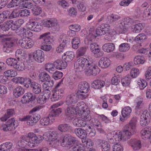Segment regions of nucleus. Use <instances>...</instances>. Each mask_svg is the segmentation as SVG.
Here are the masks:
<instances>
[{"label": "nucleus", "mask_w": 151, "mask_h": 151, "mask_svg": "<svg viewBox=\"0 0 151 151\" xmlns=\"http://www.w3.org/2000/svg\"><path fill=\"white\" fill-rule=\"evenodd\" d=\"M137 121V118L134 117L129 124L124 126L122 130L119 132L118 134H112L111 133H109L107 136L108 141L113 144L117 143L121 140L126 141L129 139L137 132L136 128Z\"/></svg>", "instance_id": "1"}, {"label": "nucleus", "mask_w": 151, "mask_h": 151, "mask_svg": "<svg viewBox=\"0 0 151 151\" xmlns=\"http://www.w3.org/2000/svg\"><path fill=\"white\" fill-rule=\"evenodd\" d=\"M91 61L88 60L86 58L81 57L78 59L74 64L75 69L78 70L79 71H83L88 68L89 65H91Z\"/></svg>", "instance_id": "2"}, {"label": "nucleus", "mask_w": 151, "mask_h": 151, "mask_svg": "<svg viewBox=\"0 0 151 151\" xmlns=\"http://www.w3.org/2000/svg\"><path fill=\"white\" fill-rule=\"evenodd\" d=\"M58 132L55 131L46 132L43 134V137L48 140L51 141V143L53 145H57L59 143L57 140L58 137Z\"/></svg>", "instance_id": "3"}, {"label": "nucleus", "mask_w": 151, "mask_h": 151, "mask_svg": "<svg viewBox=\"0 0 151 151\" xmlns=\"http://www.w3.org/2000/svg\"><path fill=\"white\" fill-rule=\"evenodd\" d=\"M18 124L14 118L9 120L6 124H3L1 127V129L5 131L14 130L17 127Z\"/></svg>", "instance_id": "4"}, {"label": "nucleus", "mask_w": 151, "mask_h": 151, "mask_svg": "<svg viewBox=\"0 0 151 151\" xmlns=\"http://www.w3.org/2000/svg\"><path fill=\"white\" fill-rule=\"evenodd\" d=\"M60 83H58L52 90V94L51 98V101H55L61 99L64 96L63 90L58 88Z\"/></svg>", "instance_id": "5"}, {"label": "nucleus", "mask_w": 151, "mask_h": 151, "mask_svg": "<svg viewBox=\"0 0 151 151\" xmlns=\"http://www.w3.org/2000/svg\"><path fill=\"white\" fill-rule=\"evenodd\" d=\"M28 142V146L32 147H34L35 144H38L41 141V137H37L36 135L32 133H29L27 136H26Z\"/></svg>", "instance_id": "6"}, {"label": "nucleus", "mask_w": 151, "mask_h": 151, "mask_svg": "<svg viewBox=\"0 0 151 151\" xmlns=\"http://www.w3.org/2000/svg\"><path fill=\"white\" fill-rule=\"evenodd\" d=\"M40 119L39 116L35 115H27L22 118H19L21 121H27V124L29 126L35 125Z\"/></svg>", "instance_id": "7"}, {"label": "nucleus", "mask_w": 151, "mask_h": 151, "mask_svg": "<svg viewBox=\"0 0 151 151\" xmlns=\"http://www.w3.org/2000/svg\"><path fill=\"white\" fill-rule=\"evenodd\" d=\"M88 66L87 69L85 71V74L87 76H96L99 73L100 70L99 68L93 63L91 61V65Z\"/></svg>", "instance_id": "8"}, {"label": "nucleus", "mask_w": 151, "mask_h": 151, "mask_svg": "<svg viewBox=\"0 0 151 151\" xmlns=\"http://www.w3.org/2000/svg\"><path fill=\"white\" fill-rule=\"evenodd\" d=\"M132 22V19L129 17L124 18L118 28L120 33H124L127 31L129 24Z\"/></svg>", "instance_id": "9"}, {"label": "nucleus", "mask_w": 151, "mask_h": 151, "mask_svg": "<svg viewBox=\"0 0 151 151\" xmlns=\"http://www.w3.org/2000/svg\"><path fill=\"white\" fill-rule=\"evenodd\" d=\"M6 40L3 48V50L5 52L9 53L12 51L14 46V42L8 38L4 39Z\"/></svg>", "instance_id": "10"}, {"label": "nucleus", "mask_w": 151, "mask_h": 151, "mask_svg": "<svg viewBox=\"0 0 151 151\" xmlns=\"http://www.w3.org/2000/svg\"><path fill=\"white\" fill-rule=\"evenodd\" d=\"M27 27L28 29L35 32H39L42 29L40 24L36 22H29L27 25Z\"/></svg>", "instance_id": "11"}, {"label": "nucleus", "mask_w": 151, "mask_h": 151, "mask_svg": "<svg viewBox=\"0 0 151 151\" xmlns=\"http://www.w3.org/2000/svg\"><path fill=\"white\" fill-rule=\"evenodd\" d=\"M19 43L22 48L26 49L30 48L33 45L32 42L29 40L28 37L21 38L19 40Z\"/></svg>", "instance_id": "12"}, {"label": "nucleus", "mask_w": 151, "mask_h": 151, "mask_svg": "<svg viewBox=\"0 0 151 151\" xmlns=\"http://www.w3.org/2000/svg\"><path fill=\"white\" fill-rule=\"evenodd\" d=\"M32 55L34 59L38 63H42L44 60V54L43 51L41 50H37L35 51Z\"/></svg>", "instance_id": "13"}, {"label": "nucleus", "mask_w": 151, "mask_h": 151, "mask_svg": "<svg viewBox=\"0 0 151 151\" xmlns=\"http://www.w3.org/2000/svg\"><path fill=\"white\" fill-rule=\"evenodd\" d=\"M49 32L45 33L40 35L39 37L40 41L41 42L42 45L49 44L52 41V38L50 36Z\"/></svg>", "instance_id": "14"}, {"label": "nucleus", "mask_w": 151, "mask_h": 151, "mask_svg": "<svg viewBox=\"0 0 151 151\" xmlns=\"http://www.w3.org/2000/svg\"><path fill=\"white\" fill-rule=\"evenodd\" d=\"M128 143L134 150H138L141 147V142L138 139H131L128 141Z\"/></svg>", "instance_id": "15"}, {"label": "nucleus", "mask_w": 151, "mask_h": 151, "mask_svg": "<svg viewBox=\"0 0 151 151\" xmlns=\"http://www.w3.org/2000/svg\"><path fill=\"white\" fill-rule=\"evenodd\" d=\"M132 109L129 106H127L124 108L122 111V114L123 118L121 117L120 118V119L122 122H124L126 120L125 119L129 117Z\"/></svg>", "instance_id": "16"}, {"label": "nucleus", "mask_w": 151, "mask_h": 151, "mask_svg": "<svg viewBox=\"0 0 151 151\" xmlns=\"http://www.w3.org/2000/svg\"><path fill=\"white\" fill-rule=\"evenodd\" d=\"M141 137L144 139H149L151 135V127H148L142 129L140 132Z\"/></svg>", "instance_id": "17"}, {"label": "nucleus", "mask_w": 151, "mask_h": 151, "mask_svg": "<svg viewBox=\"0 0 151 151\" xmlns=\"http://www.w3.org/2000/svg\"><path fill=\"white\" fill-rule=\"evenodd\" d=\"M27 137L26 136H23L22 139L18 141L17 143L18 145L20 147L18 148L19 151H23L22 149H24V148L27 146H28V142L27 139Z\"/></svg>", "instance_id": "18"}, {"label": "nucleus", "mask_w": 151, "mask_h": 151, "mask_svg": "<svg viewBox=\"0 0 151 151\" xmlns=\"http://www.w3.org/2000/svg\"><path fill=\"white\" fill-rule=\"evenodd\" d=\"M30 87L32 92L36 94H38L41 91V86L35 82H30Z\"/></svg>", "instance_id": "19"}, {"label": "nucleus", "mask_w": 151, "mask_h": 151, "mask_svg": "<svg viewBox=\"0 0 151 151\" xmlns=\"http://www.w3.org/2000/svg\"><path fill=\"white\" fill-rule=\"evenodd\" d=\"M35 95L29 92L25 94L21 99V101L23 103H26L30 101H33L35 99Z\"/></svg>", "instance_id": "20"}, {"label": "nucleus", "mask_w": 151, "mask_h": 151, "mask_svg": "<svg viewBox=\"0 0 151 151\" xmlns=\"http://www.w3.org/2000/svg\"><path fill=\"white\" fill-rule=\"evenodd\" d=\"M89 87L88 83L86 82H81L78 85V88L80 93H86L88 91Z\"/></svg>", "instance_id": "21"}, {"label": "nucleus", "mask_w": 151, "mask_h": 151, "mask_svg": "<svg viewBox=\"0 0 151 151\" xmlns=\"http://www.w3.org/2000/svg\"><path fill=\"white\" fill-rule=\"evenodd\" d=\"M110 64V60L106 57H102L99 62V66L102 68H106Z\"/></svg>", "instance_id": "22"}, {"label": "nucleus", "mask_w": 151, "mask_h": 151, "mask_svg": "<svg viewBox=\"0 0 151 151\" xmlns=\"http://www.w3.org/2000/svg\"><path fill=\"white\" fill-rule=\"evenodd\" d=\"M16 32L18 35H22L23 36L31 37L33 35V33L32 32L27 30L26 29L23 27H18Z\"/></svg>", "instance_id": "23"}, {"label": "nucleus", "mask_w": 151, "mask_h": 151, "mask_svg": "<svg viewBox=\"0 0 151 151\" xmlns=\"http://www.w3.org/2000/svg\"><path fill=\"white\" fill-rule=\"evenodd\" d=\"M54 66L56 68L59 70L65 69L67 66V63L60 60H57L54 63Z\"/></svg>", "instance_id": "24"}, {"label": "nucleus", "mask_w": 151, "mask_h": 151, "mask_svg": "<svg viewBox=\"0 0 151 151\" xmlns=\"http://www.w3.org/2000/svg\"><path fill=\"white\" fill-rule=\"evenodd\" d=\"M77 95L76 94H71L68 95L66 98V103L68 105H69L73 103H75L77 102Z\"/></svg>", "instance_id": "25"}, {"label": "nucleus", "mask_w": 151, "mask_h": 151, "mask_svg": "<svg viewBox=\"0 0 151 151\" xmlns=\"http://www.w3.org/2000/svg\"><path fill=\"white\" fill-rule=\"evenodd\" d=\"M98 145L101 147L102 151H109L110 145L107 142L99 140Z\"/></svg>", "instance_id": "26"}, {"label": "nucleus", "mask_w": 151, "mask_h": 151, "mask_svg": "<svg viewBox=\"0 0 151 151\" xmlns=\"http://www.w3.org/2000/svg\"><path fill=\"white\" fill-rule=\"evenodd\" d=\"M105 84V82L101 80H97L93 81L91 84L92 88L95 89H100L103 87Z\"/></svg>", "instance_id": "27"}, {"label": "nucleus", "mask_w": 151, "mask_h": 151, "mask_svg": "<svg viewBox=\"0 0 151 151\" xmlns=\"http://www.w3.org/2000/svg\"><path fill=\"white\" fill-rule=\"evenodd\" d=\"M58 23V21L56 19L51 18L44 22L43 25L45 27H50L56 26Z\"/></svg>", "instance_id": "28"}, {"label": "nucleus", "mask_w": 151, "mask_h": 151, "mask_svg": "<svg viewBox=\"0 0 151 151\" xmlns=\"http://www.w3.org/2000/svg\"><path fill=\"white\" fill-rule=\"evenodd\" d=\"M71 127L69 124H62L58 127V129L61 132H66L68 131L71 129Z\"/></svg>", "instance_id": "29"}, {"label": "nucleus", "mask_w": 151, "mask_h": 151, "mask_svg": "<svg viewBox=\"0 0 151 151\" xmlns=\"http://www.w3.org/2000/svg\"><path fill=\"white\" fill-rule=\"evenodd\" d=\"M115 46L113 43H106L104 44L102 47V50L107 52H111L114 49Z\"/></svg>", "instance_id": "30"}, {"label": "nucleus", "mask_w": 151, "mask_h": 151, "mask_svg": "<svg viewBox=\"0 0 151 151\" xmlns=\"http://www.w3.org/2000/svg\"><path fill=\"white\" fill-rule=\"evenodd\" d=\"M74 57V53L72 51L67 52L63 56L64 60L67 62L71 61Z\"/></svg>", "instance_id": "31"}, {"label": "nucleus", "mask_w": 151, "mask_h": 151, "mask_svg": "<svg viewBox=\"0 0 151 151\" xmlns=\"http://www.w3.org/2000/svg\"><path fill=\"white\" fill-rule=\"evenodd\" d=\"M24 93V89L21 86H18L14 89L13 91L14 96L16 98H18Z\"/></svg>", "instance_id": "32"}, {"label": "nucleus", "mask_w": 151, "mask_h": 151, "mask_svg": "<svg viewBox=\"0 0 151 151\" xmlns=\"http://www.w3.org/2000/svg\"><path fill=\"white\" fill-rule=\"evenodd\" d=\"M74 132L77 136L81 138H83L86 137L85 130L81 128L76 129H75Z\"/></svg>", "instance_id": "33"}, {"label": "nucleus", "mask_w": 151, "mask_h": 151, "mask_svg": "<svg viewBox=\"0 0 151 151\" xmlns=\"http://www.w3.org/2000/svg\"><path fill=\"white\" fill-rule=\"evenodd\" d=\"M147 39L146 35L144 33H141L138 35L135 38V41L139 44L144 42Z\"/></svg>", "instance_id": "34"}, {"label": "nucleus", "mask_w": 151, "mask_h": 151, "mask_svg": "<svg viewBox=\"0 0 151 151\" xmlns=\"http://www.w3.org/2000/svg\"><path fill=\"white\" fill-rule=\"evenodd\" d=\"M43 94L42 96V98H40V101H43V103H44L45 102L46 100L49 98L50 97L51 92L49 90L48 88L44 89L43 91Z\"/></svg>", "instance_id": "35"}, {"label": "nucleus", "mask_w": 151, "mask_h": 151, "mask_svg": "<svg viewBox=\"0 0 151 151\" xmlns=\"http://www.w3.org/2000/svg\"><path fill=\"white\" fill-rule=\"evenodd\" d=\"M80 40L79 37H75L72 39L71 42L72 48L75 49H77L80 46Z\"/></svg>", "instance_id": "36"}, {"label": "nucleus", "mask_w": 151, "mask_h": 151, "mask_svg": "<svg viewBox=\"0 0 151 151\" xmlns=\"http://www.w3.org/2000/svg\"><path fill=\"white\" fill-rule=\"evenodd\" d=\"M88 48V47L87 46H84L80 47L77 50V56L79 57L84 55Z\"/></svg>", "instance_id": "37"}, {"label": "nucleus", "mask_w": 151, "mask_h": 151, "mask_svg": "<svg viewBox=\"0 0 151 151\" xmlns=\"http://www.w3.org/2000/svg\"><path fill=\"white\" fill-rule=\"evenodd\" d=\"M90 49L91 52L94 54L99 52L100 49L98 45L95 43H91L90 45Z\"/></svg>", "instance_id": "38"}, {"label": "nucleus", "mask_w": 151, "mask_h": 151, "mask_svg": "<svg viewBox=\"0 0 151 151\" xmlns=\"http://www.w3.org/2000/svg\"><path fill=\"white\" fill-rule=\"evenodd\" d=\"M13 145L12 143L10 142L4 143L0 145V150L3 151H7L10 149Z\"/></svg>", "instance_id": "39"}, {"label": "nucleus", "mask_w": 151, "mask_h": 151, "mask_svg": "<svg viewBox=\"0 0 151 151\" xmlns=\"http://www.w3.org/2000/svg\"><path fill=\"white\" fill-rule=\"evenodd\" d=\"M62 111V109L60 108L53 109L49 113V116L50 118L58 116L61 113Z\"/></svg>", "instance_id": "40"}, {"label": "nucleus", "mask_w": 151, "mask_h": 151, "mask_svg": "<svg viewBox=\"0 0 151 151\" xmlns=\"http://www.w3.org/2000/svg\"><path fill=\"white\" fill-rule=\"evenodd\" d=\"M39 77L40 81L42 82H45L50 79V77L49 75L45 72H42L40 73Z\"/></svg>", "instance_id": "41"}, {"label": "nucleus", "mask_w": 151, "mask_h": 151, "mask_svg": "<svg viewBox=\"0 0 151 151\" xmlns=\"http://www.w3.org/2000/svg\"><path fill=\"white\" fill-rule=\"evenodd\" d=\"M145 59L144 57L140 56H136L134 60V63L136 65L143 64L145 62Z\"/></svg>", "instance_id": "42"}, {"label": "nucleus", "mask_w": 151, "mask_h": 151, "mask_svg": "<svg viewBox=\"0 0 151 151\" xmlns=\"http://www.w3.org/2000/svg\"><path fill=\"white\" fill-rule=\"evenodd\" d=\"M130 48L129 44L127 43L121 44L119 46V50L120 51L125 52L127 51Z\"/></svg>", "instance_id": "43"}, {"label": "nucleus", "mask_w": 151, "mask_h": 151, "mask_svg": "<svg viewBox=\"0 0 151 151\" xmlns=\"http://www.w3.org/2000/svg\"><path fill=\"white\" fill-rule=\"evenodd\" d=\"M4 74L6 76L12 77L16 76L17 73L15 70H10L5 71L4 73Z\"/></svg>", "instance_id": "44"}, {"label": "nucleus", "mask_w": 151, "mask_h": 151, "mask_svg": "<svg viewBox=\"0 0 151 151\" xmlns=\"http://www.w3.org/2000/svg\"><path fill=\"white\" fill-rule=\"evenodd\" d=\"M6 62L9 65L12 66L14 68L15 65H16L18 63L17 60L14 58H10L7 59Z\"/></svg>", "instance_id": "45"}, {"label": "nucleus", "mask_w": 151, "mask_h": 151, "mask_svg": "<svg viewBox=\"0 0 151 151\" xmlns=\"http://www.w3.org/2000/svg\"><path fill=\"white\" fill-rule=\"evenodd\" d=\"M143 28V26L141 23H139L134 26L132 28V31L134 33H138L140 32Z\"/></svg>", "instance_id": "46"}, {"label": "nucleus", "mask_w": 151, "mask_h": 151, "mask_svg": "<svg viewBox=\"0 0 151 151\" xmlns=\"http://www.w3.org/2000/svg\"><path fill=\"white\" fill-rule=\"evenodd\" d=\"M90 110L88 109H86V112L82 113V119L87 121L91 120V117L90 115Z\"/></svg>", "instance_id": "47"}, {"label": "nucleus", "mask_w": 151, "mask_h": 151, "mask_svg": "<svg viewBox=\"0 0 151 151\" xmlns=\"http://www.w3.org/2000/svg\"><path fill=\"white\" fill-rule=\"evenodd\" d=\"M70 151H84L83 147L81 145L76 144L70 148Z\"/></svg>", "instance_id": "48"}, {"label": "nucleus", "mask_w": 151, "mask_h": 151, "mask_svg": "<svg viewBox=\"0 0 151 151\" xmlns=\"http://www.w3.org/2000/svg\"><path fill=\"white\" fill-rule=\"evenodd\" d=\"M21 3L20 0H12L7 5L8 8H11L16 6Z\"/></svg>", "instance_id": "49"}, {"label": "nucleus", "mask_w": 151, "mask_h": 151, "mask_svg": "<svg viewBox=\"0 0 151 151\" xmlns=\"http://www.w3.org/2000/svg\"><path fill=\"white\" fill-rule=\"evenodd\" d=\"M130 78L129 75L122 79L121 82L123 86H128L130 83Z\"/></svg>", "instance_id": "50"}, {"label": "nucleus", "mask_w": 151, "mask_h": 151, "mask_svg": "<svg viewBox=\"0 0 151 151\" xmlns=\"http://www.w3.org/2000/svg\"><path fill=\"white\" fill-rule=\"evenodd\" d=\"M20 15V11L18 9H14L11 13L9 16V19H12L19 17Z\"/></svg>", "instance_id": "51"}, {"label": "nucleus", "mask_w": 151, "mask_h": 151, "mask_svg": "<svg viewBox=\"0 0 151 151\" xmlns=\"http://www.w3.org/2000/svg\"><path fill=\"white\" fill-rule=\"evenodd\" d=\"M49 116L42 118L40 121L41 125L43 126H47L49 125L50 123V119Z\"/></svg>", "instance_id": "52"}, {"label": "nucleus", "mask_w": 151, "mask_h": 151, "mask_svg": "<svg viewBox=\"0 0 151 151\" xmlns=\"http://www.w3.org/2000/svg\"><path fill=\"white\" fill-rule=\"evenodd\" d=\"M108 18L110 19V23L113 24L114 22L120 19V17L118 15L112 14Z\"/></svg>", "instance_id": "53"}, {"label": "nucleus", "mask_w": 151, "mask_h": 151, "mask_svg": "<svg viewBox=\"0 0 151 151\" xmlns=\"http://www.w3.org/2000/svg\"><path fill=\"white\" fill-rule=\"evenodd\" d=\"M69 135L68 134L65 135L62 140H60L61 145L64 147L68 145Z\"/></svg>", "instance_id": "54"}, {"label": "nucleus", "mask_w": 151, "mask_h": 151, "mask_svg": "<svg viewBox=\"0 0 151 151\" xmlns=\"http://www.w3.org/2000/svg\"><path fill=\"white\" fill-rule=\"evenodd\" d=\"M13 21L12 20H10L7 21L4 23L1 26L2 29L4 31H8L10 29L9 23L13 22Z\"/></svg>", "instance_id": "55"}, {"label": "nucleus", "mask_w": 151, "mask_h": 151, "mask_svg": "<svg viewBox=\"0 0 151 151\" xmlns=\"http://www.w3.org/2000/svg\"><path fill=\"white\" fill-rule=\"evenodd\" d=\"M15 65L14 68L18 70L22 71L25 69V66L24 63L22 62H18Z\"/></svg>", "instance_id": "56"}, {"label": "nucleus", "mask_w": 151, "mask_h": 151, "mask_svg": "<svg viewBox=\"0 0 151 151\" xmlns=\"http://www.w3.org/2000/svg\"><path fill=\"white\" fill-rule=\"evenodd\" d=\"M14 111L13 109H7L6 113L4 115V121H6L8 118L12 116L14 114Z\"/></svg>", "instance_id": "57"}, {"label": "nucleus", "mask_w": 151, "mask_h": 151, "mask_svg": "<svg viewBox=\"0 0 151 151\" xmlns=\"http://www.w3.org/2000/svg\"><path fill=\"white\" fill-rule=\"evenodd\" d=\"M33 14L36 15H38L40 14L42 12V9L39 6H35L32 9Z\"/></svg>", "instance_id": "58"}, {"label": "nucleus", "mask_w": 151, "mask_h": 151, "mask_svg": "<svg viewBox=\"0 0 151 151\" xmlns=\"http://www.w3.org/2000/svg\"><path fill=\"white\" fill-rule=\"evenodd\" d=\"M139 74V70L137 68H134L132 69L131 71L130 75L133 78H135Z\"/></svg>", "instance_id": "59"}, {"label": "nucleus", "mask_w": 151, "mask_h": 151, "mask_svg": "<svg viewBox=\"0 0 151 151\" xmlns=\"http://www.w3.org/2000/svg\"><path fill=\"white\" fill-rule=\"evenodd\" d=\"M63 76V73L59 71H56L52 75L53 78L55 80H58L61 78Z\"/></svg>", "instance_id": "60"}, {"label": "nucleus", "mask_w": 151, "mask_h": 151, "mask_svg": "<svg viewBox=\"0 0 151 151\" xmlns=\"http://www.w3.org/2000/svg\"><path fill=\"white\" fill-rule=\"evenodd\" d=\"M93 33H89L86 37V40H87L89 42H92L94 40L96 36Z\"/></svg>", "instance_id": "61"}, {"label": "nucleus", "mask_w": 151, "mask_h": 151, "mask_svg": "<svg viewBox=\"0 0 151 151\" xmlns=\"http://www.w3.org/2000/svg\"><path fill=\"white\" fill-rule=\"evenodd\" d=\"M74 108L72 106L67 107L65 110V113L66 115L69 116L74 113Z\"/></svg>", "instance_id": "62"}, {"label": "nucleus", "mask_w": 151, "mask_h": 151, "mask_svg": "<svg viewBox=\"0 0 151 151\" xmlns=\"http://www.w3.org/2000/svg\"><path fill=\"white\" fill-rule=\"evenodd\" d=\"M138 85L140 90H142L147 86V83L145 80H140L138 82Z\"/></svg>", "instance_id": "63"}, {"label": "nucleus", "mask_w": 151, "mask_h": 151, "mask_svg": "<svg viewBox=\"0 0 151 151\" xmlns=\"http://www.w3.org/2000/svg\"><path fill=\"white\" fill-rule=\"evenodd\" d=\"M151 10H147L146 9L144 10L143 14V17L146 19H148L151 18Z\"/></svg>", "instance_id": "64"}]
</instances>
